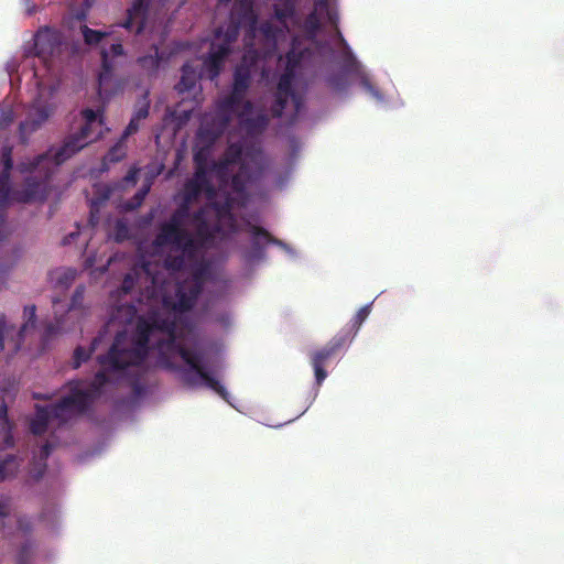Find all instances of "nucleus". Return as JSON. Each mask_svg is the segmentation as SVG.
<instances>
[{"instance_id": "nucleus-1", "label": "nucleus", "mask_w": 564, "mask_h": 564, "mask_svg": "<svg viewBox=\"0 0 564 564\" xmlns=\"http://www.w3.org/2000/svg\"><path fill=\"white\" fill-rule=\"evenodd\" d=\"M151 341L160 351V361L165 368L175 369L165 357V352L177 354L188 366V369L182 370L185 384L192 388L205 386L227 400V390L205 367L203 352L186 348L180 343L176 336V318L159 311L139 316L131 336L126 330L116 334L108 352L98 356L101 370L96 373L95 383L101 387L108 382V373L120 372L130 366H140L149 354Z\"/></svg>"}, {"instance_id": "nucleus-2", "label": "nucleus", "mask_w": 564, "mask_h": 564, "mask_svg": "<svg viewBox=\"0 0 564 564\" xmlns=\"http://www.w3.org/2000/svg\"><path fill=\"white\" fill-rule=\"evenodd\" d=\"M248 34L249 40H246L247 52L242 57V62L235 68L231 93L217 104L216 112L213 117V129L210 130L212 139H216L224 133L234 118L236 108H239L246 101V94L251 84L250 66L246 63L250 58L251 64H253L258 57V52L253 48L252 44L254 29L251 28ZM205 130L209 132V130Z\"/></svg>"}, {"instance_id": "nucleus-3", "label": "nucleus", "mask_w": 564, "mask_h": 564, "mask_svg": "<svg viewBox=\"0 0 564 564\" xmlns=\"http://www.w3.org/2000/svg\"><path fill=\"white\" fill-rule=\"evenodd\" d=\"M79 386V382H69L68 393L54 404L46 406L36 404L35 415L30 422L31 433L41 436L50 426L59 427L74 414L85 412L93 401V393Z\"/></svg>"}, {"instance_id": "nucleus-4", "label": "nucleus", "mask_w": 564, "mask_h": 564, "mask_svg": "<svg viewBox=\"0 0 564 564\" xmlns=\"http://www.w3.org/2000/svg\"><path fill=\"white\" fill-rule=\"evenodd\" d=\"M208 273L209 265L205 262L194 267L189 278L175 284L173 294L166 292L162 294L163 308L174 313L191 311L203 291Z\"/></svg>"}, {"instance_id": "nucleus-5", "label": "nucleus", "mask_w": 564, "mask_h": 564, "mask_svg": "<svg viewBox=\"0 0 564 564\" xmlns=\"http://www.w3.org/2000/svg\"><path fill=\"white\" fill-rule=\"evenodd\" d=\"M370 313V305H365L358 310L356 315L351 319V326L349 329H341L336 334L322 349L315 351L312 355V366L314 368L316 383L318 386L327 377V372L324 369V364L336 356L344 347H346L357 334L361 324L366 321Z\"/></svg>"}, {"instance_id": "nucleus-6", "label": "nucleus", "mask_w": 564, "mask_h": 564, "mask_svg": "<svg viewBox=\"0 0 564 564\" xmlns=\"http://www.w3.org/2000/svg\"><path fill=\"white\" fill-rule=\"evenodd\" d=\"M153 245L156 248L173 246L176 250L187 253L189 259L195 257L198 251V242L193 235L174 220H167L160 225Z\"/></svg>"}, {"instance_id": "nucleus-7", "label": "nucleus", "mask_w": 564, "mask_h": 564, "mask_svg": "<svg viewBox=\"0 0 564 564\" xmlns=\"http://www.w3.org/2000/svg\"><path fill=\"white\" fill-rule=\"evenodd\" d=\"M101 132L99 131L96 137L87 135V128H80L79 131L70 133L67 135L62 145L56 150L50 149L48 152L39 155L35 159V162L32 164L33 167H36L42 163V161L52 158L53 162L56 165L63 164L65 161L74 156L77 152L84 149L86 145L97 140L100 137Z\"/></svg>"}, {"instance_id": "nucleus-8", "label": "nucleus", "mask_w": 564, "mask_h": 564, "mask_svg": "<svg viewBox=\"0 0 564 564\" xmlns=\"http://www.w3.org/2000/svg\"><path fill=\"white\" fill-rule=\"evenodd\" d=\"M33 54L40 57L44 63L59 56L63 46V33L51 26H42L34 34Z\"/></svg>"}, {"instance_id": "nucleus-9", "label": "nucleus", "mask_w": 564, "mask_h": 564, "mask_svg": "<svg viewBox=\"0 0 564 564\" xmlns=\"http://www.w3.org/2000/svg\"><path fill=\"white\" fill-rule=\"evenodd\" d=\"M295 76V73L285 69L284 73L280 76L275 100L270 109L272 117L280 118L283 115L289 99L292 100L295 111H300L301 97L293 91V82Z\"/></svg>"}, {"instance_id": "nucleus-10", "label": "nucleus", "mask_w": 564, "mask_h": 564, "mask_svg": "<svg viewBox=\"0 0 564 564\" xmlns=\"http://www.w3.org/2000/svg\"><path fill=\"white\" fill-rule=\"evenodd\" d=\"M53 113L47 102L35 101L29 109L26 118L19 124V134L22 143H26L29 135L36 131Z\"/></svg>"}, {"instance_id": "nucleus-11", "label": "nucleus", "mask_w": 564, "mask_h": 564, "mask_svg": "<svg viewBox=\"0 0 564 564\" xmlns=\"http://www.w3.org/2000/svg\"><path fill=\"white\" fill-rule=\"evenodd\" d=\"M152 2L153 0H133L127 9V18L121 26L134 34L142 33L150 15Z\"/></svg>"}, {"instance_id": "nucleus-12", "label": "nucleus", "mask_w": 564, "mask_h": 564, "mask_svg": "<svg viewBox=\"0 0 564 564\" xmlns=\"http://www.w3.org/2000/svg\"><path fill=\"white\" fill-rule=\"evenodd\" d=\"M26 333H21L11 323H9L4 314L0 315V350H7L8 357L14 356L24 343Z\"/></svg>"}, {"instance_id": "nucleus-13", "label": "nucleus", "mask_w": 564, "mask_h": 564, "mask_svg": "<svg viewBox=\"0 0 564 564\" xmlns=\"http://www.w3.org/2000/svg\"><path fill=\"white\" fill-rule=\"evenodd\" d=\"M252 235L251 248L248 252V260L259 261L265 258V247L268 245L284 246V243L274 238L267 229L252 225L249 229Z\"/></svg>"}, {"instance_id": "nucleus-14", "label": "nucleus", "mask_w": 564, "mask_h": 564, "mask_svg": "<svg viewBox=\"0 0 564 564\" xmlns=\"http://www.w3.org/2000/svg\"><path fill=\"white\" fill-rule=\"evenodd\" d=\"M241 109L236 108L234 116L240 119L241 126L249 134H261L269 124V117L267 113H258L256 117H248L253 109V104L250 100L243 101L240 106Z\"/></svg>"}, {"instance_id": "nucleus-15", "label": "nucleus", "mask_w": 564, "mask_h": 564, "mask_svg": "<svg viewBox=\"0 0 564 564\" xmlns=\"http://www.w3.org/2000/svg\"><path fill=\"white\" fill-rule=\"evenodd\" d=\"M257 178V175L252 172L251 167L247 162H242L239 170L231 177L230 187L231 191L239 198V204L246 206L249 200L248 185Z\"/></svg>"}, {"instance_id": "nucleus-16", "label": "nucleus", "mask_w": 564, "mask_h": 564, "mask_svg": "<svg viewBox=\"0 0 564 564\" xmlns=\"http://www.w3.org/2000/svg\"><path fill=\"white\" fill-rule=\"evenodd\" d=\"M229 53L226 46H219L218 42H212L209 53L203 62V72L209 79L214 80L219 76Z\"/></svg>"}, {"instance_id": "nucleus-17", "label": "nucleus", "mask_w": 564, "mask_h": 564, "mask_svg": "<svg viewBox=\"0 0 564 564\" xmlns=\"http://www.w3.org/2000/svg\"><path fill=\"white\" fill-rule=\"evenodd\" d=\"M101 72L98 76L99 84V94L101 95V88L106 85L112 76L113 72V63L111 57H118L124 55L123 46L121 43H113L110 45L109 50H101Z\"/></svg>"}, {"instance_id": "nucleus-18", "label": "nucleus", "mask_w": 564, "mask_h": 564, "mask_svg": "<svg viewBox=\"0 0 564 564\" xmlns=\"http://www.w3.org/2000/svg\"><path fill=\"white\" fill-rule=\"evenodd\" d=\"M57 443L52 437L47 440L40 448L39 454L34 456L33 467L31 468V476L39 480L43 477L46 470V459L51 455L52 451L56 447Z\"/></svg>"}, {"instance_id": "nucleus-19", "label": "nucleus", "mask_w": 564, "mask_h": 564, "mask_svg": "<svg viewBox=\"0 0 564 564\" xmlns=\"http://www.w3.org/2000/svg\"><path fill=\"white\" fill-rule=\"evenodd\" d=\"M12 429L13 423L9 420L8 416V405L2 400L0 403V436H2V442L0 444L1 451L13 447L14 440L12 435Z\"/></svg>"}, {"instance_id": "nucleus-20", "label": "nucleus", "mask_w": 564, "mask_h": 564, "mask_svg": "<svg viewBox=\"0 0 564 564\" xmlns=\"http://www.w3.org/2000/svg\"><path fill=\"white\" fill-rule=\"evenodd\" d=\"M40 187L41 183L35 177H26L23 187L13 191L11 199L19 203H31L37 198Z\"/></svg>"}, {"instance_id": "nucleus-21", "label": "nucleus", "mask_w": 564, "mask_h": 564, "mask_svg": "<svg viewBox=\"0 0 564 564\" xmlns=\"http://www.w3.org/2000/svg\"><path fill=\"white\" fill-rule=\"evenodd\" d=\"M161 59L162 57L160 55L159 47L153 45L149 54L137 58V65L145 76L151 78L156 76Z\"/></svg>"}, {"instance_id": "nucleus-22", "label": "nucleus", "mask_w": 564, "mask_h": 564, "mask_svg": "<svg viewBox=\"0 0 564 564\" xmlns=\"http://www.w3.org/2000/svg\"><path fill=\"white\" fill-rule=\"evenodd\" d=\"M200 75L197 74L196 68L191 63H185L182 67V75L180 82L175 85V89L180 94L191 91L198 80Z\"/></svg>"}, {"instance_id": "nucleus-23", "label": "nucleus", "mask_w": 564, "mask_h": 564, "mask_svg": "<svg viewBox=\"0 0 564 564\" xmlns=\"http://www.w3.org/2000/svg\"><path fill=\"white\" fill-rule=\"evenodd\" d=\"M239 35V25L237 23H229L224 31L223 28H218L215 31V41L218 42L219 46H226L229 52L231 51V44L237 41Z\"/></svg>"}, {"instance_id": "nucleus-24", "label": "nucleus", "mask_w": 564, "mask_h": 564, "mask_svg": "<svg viewBox=\"0 0 564 564\" xmlns=\"http://www.w3.org/2000/svg\"><path fill=\"white\" fill-rule=\"evenodd\" d=\"M212 207L217 213L218 218H230L232 219V209L235 206H241L239 204V198L234 197L231 194H226L224 200H216L210 204Z\"/></svg>"}, {"instance_id": "nucleus-25", "label": "nucleus", "mask_w": 564, "mask_h": 564, "mask_svg": "<svg viewBox=\"0 0 564 564\" xmlns=\"http://www.w3.org/2000/svg\"><path fill=\"white\" fill-rule=\"evenodd\" d=\"M210 171V167L195 166L194 175L192 178H189L191 182H195V184H198L200 187H203L209 197L215 194V189L208 177V173Z\"/></svg>"}, {"instance_id": "nucleus-26", "label": "nucleus", "mask_w": 564, "mask_h": 564, "mask_svg": "<svg viewBox=\"0 0 564 564\" xmlns=\"http://www.w3.org/2000/svg\"><path fill=\"white\" fill-rule=\"evenodd\" d=\"M306 53V50H299L295 45V42L292 43V47L285 55L286 64H285V70L295 73L300 68L302 61L304 58V55Z\"/></svg>"}, {"instance_id": "nucleus-27", "label": "nucleus", "mask_w": 564, "mask_h": 564, "mask_svg": "<svg viewBox=\"0 0 564 564\" xmlns=\"http://www.w3.org/2000/svg\"><path fill=\"white\" fill-rule=\"evenodd\" d=\"M18 468L19 463L17 457L14 455H7V457L0 462V481L12 477Z\"/></svg>"}, {"instance_id": "nucleus-28", "label": "nucleus", "mask_w": 564, "mask_h": 564, "mask_svg": "<svg viewBox=\"0 0 564 564\" xmlns=\"http://www.w3.org/2000/svg\"><path fill=\"white\" fill-rule=\"evenodd\" d=\"M189 258L187 253L182 251L181 254H169L164 258V268L171 272H181L185 268V259Z\"/></svg>"}, {"instance_id": "nucleus-29", "label": "nucleus", "mask_w": 564, "mask_h": 564, "mask_svg": "<svg viewBox=\"0 0 564 564\" xmlns=\"http://www.w3.org/2000/svg\"><path fill=\"white\" fill-rule=\"evenodd\" d=\"M65 328H66V326H65L64 315L58 316V317L56 316L54 323L50 322L45 325L44 333H43V339L45 341H47L55 335L65 330Z\"/></svg>"}, {"instance_id": "nucleus-30", "label": "nucleus", "mask_w": 564, "mask_h": 564, "mask_svg": "<svg viewBox=\"0 0 564 564\" xmlns=\"http://www.w3.org/2000/svg\"><path fill=\"white\" fill-rule=\"evenodd\" d=\"M149 110H150V99H149V90H147L141 96V98L137 101L132 117L135 118V120L141 121L149 116Z\"/></svg>"}, {"instance_id": "nucleus-31", "label": "nucleus", "mask_w": 564, "mask_h": 564, "mask_svg": "<svg viewBox=\"0 0 564 564\" xmlns=\"http://www.w3.org/2000/svg\"><path fill=\"white\" fill-rule=\"evenodd\" d=\"M23 318L24 322L21 325V333L33 330L36 325V306L34 304L24 306Z\"/></svg>"}, {"instance_id": "nucleus-32", "label": "nucleus", "mask_w": 564, "mask_h": 564, "mask_svg": "<svg viewBox=\"0 0 564 564\" xmlns=\"http://www.w3.org/2000/svg\"><path fill=\"white\" fill-rule=\"evenodd\" d=\"M82 116L85 120V124L82 128H87V135L94 137L93 135V126L96 124L97 122L99 124H101V119H99L100 110H94L90 108H86V109L82 110Z\"/></svg>"}, {"instance_id": "nucleus-33", "label": "nucleus", "mask_w": 564, "mask_h": 564, "mask_svg": "<svg viewBox=\"0 0 564 564\" xmlns=\"http://www.w3.org/2000/svg\"><path fill=\"white\" fill-rule=\"evenodd\" d=\"M242 145L239 142L230 143L226 150L223 156L227 159V162L234 164H241L242 161Z\"/></svg>"}, {"instance_id": "nucleus-34", "label": "nucleus", "mask_w": 564, "mask_h": 564, "mask_svg": "<svg viewBox=\"0 0 564 564\" xmlns=\"http://www.w3.org/2000/svg\"><path fill=\"white\" fill-rule=\"evenodd\" d=\"M99 338H94L91 347L86 349L82 346L76 347L74 350V368H78L83 362L89 359L90 355L95 351Z\"/></svg>"}, {"instance_id": "nucleus-35", "label": "nucleus", "mask_w": 564, "mask_h": 564, "mask_svg": "<svg viewBox=\"0 0 564 564\" xmlns=\"http://www.w3.org/2000/svg\"><path fill=\"white\" fill-rule=\"evenodd\" d=\"M84 41L87 45H97L108 35L106 32L93 30L87 25L80 28Z\"/></svg>"}, {"instance_id": "nucleus-36", "label": "nucleus", "mask_w": 564, "mask_h": 564, "mask_svg": "<svg viewBox=\"0 0 564 564\" xmlns=\"http://www.w3.org/2000/svg\"><path fill=\"white\" fill-rule=\"evenodd\" d=\"M203 191L205 189L200 187L198 184H195V182H191L189 180H187L184 184L183 200L188 204H192L199 197Z\"/></svg>"}, {"instance_id": "nucleus-37", "label": "nucleus", "mask_w": 564, "mask_h": 564, "mask_svg": "<svg viewBox=\"0 0 564 564\" xmlns=\"http://www.w3.org/2000/svg\"><path fill=\"white\" fill-rule=\"evenodd\" d=\"M148 193H149V187H143V188L139 189L133 195V197H131L130 199L124 202V204H123L124 210L133 212V210L138 209L142 205V203L144 202L145 196L148 195Z\"/></svg>"}, {"instance_id": "nucleus-38", "label": "nucleus", "mask_w": 564, "mask_h": 564, "mask_svg": "<svg viewBox=\"0 0 564 564\" xmlns=\"http://www.w3.org/2000/svg\"><path fill=\"white\" fill-rule=\"evenodd\" d=\"M220 231V226L216 225L214 227L210 226L209 221L202 223L196 226L197 236L203 240L208 241L215 238V235Z\"/></svg>"}, {"instance_id": "nucleus-39", "label": "nucleus", "mask_w": 564, "mask_h": 564, "mask_svg": "<svg viewBox=\"0 0 564 564\" xmlns=\"http://www.w3.org/2000/svg\"><path fill=\"white\" fill-rule=\"evenodd\" d=\"M210 148L209 147H200L197 150L194 151L193 154V161L195 166H204V167H210L209 166V159H210Z\"/></svg>"}, {"instance_id": "nucleus-40", "label": "nucleus", "mask_w": 564, "mask_h": 564, "mask_svg": "<svg viewBox=\"0 0 564 564\" xmlns=\"http://www.w3.org/2000/svg\"><path fill=\"white\" fill-rule=\"evenodd\" d=\"M10 171H2L0 173V197L1 203H6L10 198Z\"/></svg>"}, {"instance_id": "nucleus-41", "label": "nucleus", "mask_w": 564, "mask_h": 564, "mask_svg": "<svg viewBox=\"0 0 564 564\" xmlns=\"http://www.w3.org/2000/svg\"><path fill=\"white\" fill-rule=\"evenodd\" d=\"M189 205L184 202L173 212L169 220H174L176 224L184 226V220L189 216Z\"/></svg>"}, {"instance_id": "nucleus-42", "label": "nucleus", "mask_w": 564, "mask_h": 564, "mask_svg": "<svg viewBox=\"0 0 564 564\" xmlns=\"http://www.w3.org/2000/svg\"><path fill=\"white\" fill-rule=\"evenodd\" d=\"M33 554V544L29 541L25 542L19 550L17 562L18 564H29Z\"/></svg>"}, {"instance_id": "nucleus-43", "label": "nucleus", "mask_w": 564, "mask_h": 564, "mask_svg": "<svg viewBox=\"0 0 564 564\" xmlns=\"http://www.w3.org/2000/svg\"><path fill=\"white\" fill-rule=\"evenodd\" d=\"M1 158L4 165L3 171H11L13 166L12 148L8 145L3 147L1 149Z\"/></svg>"}, {"instance_id": "nucleus-44", "label": "nucleus", "mask_w": 564, "mask_h": 564, "mask_svg": "<svg viewBox=\"0 0 564 564\" xmlns=\"http://www.w3.org/2000/svg\"><path fill=\"white\" fill-rule=\"evenodd\" d=\"M330 87L336 90H343L347 87V79L344 75H334L327 79Z\"/></svg>"}, {"instance_id": "nucleus-45", "label": "nucleus", "mask_w": 564, "mask_h": 564, "mask_svg": "<svg viewBox=\"0 0 564 564\" xmlns=\"http://www.w3.org/2000/svg\"><path fill=\"white\" fill-rule=\"evenodd\" d=\"M134 285H135V276H134V274L127 273L123 276L122 284H121L120 289H121V291L124 294H128V293H130L134 289Z\"/></svg>"}, {"instance_id": "nucleus-46", "label": "nucleus", "mask_w": 564, "mask_h": 564, "mask_svg": "<svg viewBox=\"0 0 564 564\" xmlns=\"http://www.w3.org/2000/svg\"><path fill=\"white\" fill-rule=\"evenodd\" d=\"M306 25L313 32L319 30V28H321V20H319V17H318L316 10H314L313 12H311L307 15V18H306Z\"/></svg>"}, {"instance_id": "nucleus-47", "label": "nucleus", "mask_w": 564, "mask_h": 564, "mask_svg": "<svg viewBox=\"0 0 564 564\" xmlns=\"http://www.w3.org/2000/svg\"><path fill=\"white\" fill-rule=\"evenodd\" d=\"M75 275H76V271L68 269V270H66V271L61 273V275L58 276L57 282H58V284L64 285V286L67 288L74 281Z\"/></svg>"}, {"instance_id": "nucleus-48", "label": "nucleus", "mask_w": 564, "mask_h": 564, "mask_svg": "<svg viewBox=\"0 0 564 564\" xmlns=\"http://www.w3.org/2000/svg\"><path fill=\"white\" fill-rule=\"evenodd\" d=\"M83 299H84V286H78L72 296V302L68 307V311L69 312L74 311L79 305V303L83 301Z\"/></svg>"}, {"instance_id": "nucleus-49", "label": "nucleus", "mask_w": 564, "mask_h": 564, "mask_svg": "<svg viewBox=\"0 0 564 564\" xmlns=\"http://www.w3.org/2000/svg\"><path fill=\"white\" fill-rule=\"evenodd\" d=\"M139 128H140V120H135V118L132 117L130 119V122L128 123V126L126 127V129L123 131L122 138L126 139V138L137 133Z\"/></svg>"}, {"instance_id": "nucleus-50", "label": "nucleus", "mask_w": 564, "mask_h": 564, "mask_svg": "<svg viewBox=\"0 0 564 564\" xmlns=\"http://www.w3.org/2000/svg\"><path fill=\"white\" fill-rule=\"evenodd\" d=\"M123 156H124V152L122 151V148L119 144L112 147L107 154V158L110 162H118Z\"/></svg>"}, {"instance_id": "nucleus-51", "label": "nucleus", "mask_w": 564, "mask_h": 564, "mask_svg": "<svg viewBox=\"0 0 564 564\" xmlns=\"http://www.w3.org/2000/svg\"><path fill=\"white\" fill-rule=\"evenodd\" d=\"M230 165L232 164L227 162V159L223 156L218 162H214L210 169L212 171H216L219 175H221L224 172L228 170Z\"/></svg>"}, {"instance_id": "nucleus-52", "label": "nucleus", "mask_w": 564, "mask_h": 564, "mask_svg": "<svg viewBox=\"0 0 564 564\" xmlns=\"http://www.w3.org/2000/svg\"><path fill=\"white\" fill-rule=\"evenodd\" d=\"M193 221L194 224L197 226L202 223H207L208 219H207V212H206V207H200L199 209H197L196 212H194L193 214Z\"/></svg>"}, {"instance_id": "nucleus-53", "label": "nucleus", "mask_w": 564, "mask_h": 564, "mask_svg": "<svg viewBox=\"0 0 564 564\" xmlns=\"http://www.w3.org/2000/svg\"><path fill=\"white\" fill-rule=\"evenodd\" d=\"M18 529L22 531L23 533L28 534L32 531V523L26 518H20L18 520Z\"/></svg>"}, {"instance_id": "nucleus-54", "label": "nucleus", "mask_w": 564, "mask_h": 564, "mask_svg": "<svg viewBox=\"0 0 564 564\" xmlns=\"http://www.w3.org/2000/svg\"><path fill=\"white\" fill-rule=\"evenodd\" d=\"M138 178V170L131 169L128 171L127 175L123 177V181L128 184L134 185Z\"/></svg>"}, {"instance_id": "nucleus-55", "label": "nucleus", "mask_w": 564, "mask_h": 564, "mask_svg": "<svg viewBox=\"0 0 564 564\" xmlns=\"http://www.w3.org/2000/svg\"><path fill=\"white\" fill-rule=\"evenodd\" d=\"M13 121V112L11 109L2 112V126H9Z\"/></svg>"}, {"instance_id": "nucleus-56", "label": "nucleus", "mask_w": 564, "mask_h": 564, "mask_svg": "<svg viewBox=\"0 0 564 564\" xmlns=\"http://www.w3.org/2000/svg\"><path fill=\"white\" fill-rule=\"evenodd\" d=\"M314 10L328 11L329 10V1L328 0H317L315 2Z\"/></svg>"}, {"instance_id": "nucleus-57", "label": "nucleus", "mask_w": 564, "mask_h": 564, "mask_svg": "<svg viewBox=\"0 0 564 564\" xmlns=\"http://www.w3.org/2000/svg\"><path fill=\"white\" fill-rule=\"evenodd\" d=\"M326 14H327L328 22L332 25L337 28V23H338V15H337V13L329 9L328 11H326Z\"/></svg>"}, {"instance_id": "nucleus-58", "label": "nucleus", "mask_w": 564, "mask_h": 564, "mask_svg": "<svg viewBox=\"0 0 564 564\" xmlns=\"http://www.w3.org/2000/svg\"><path fill=\"white\" fill-rule=\"evenodd\" d=\"M361 84L362 86L369 90L370 93H372L373 95L378 96L379 93L378 90H376V88L371 85V83L369 82V79L367 77H362L361 78Z\"/></svg>"}, {"instance_id": "nucleus-59", "label": "nucleus", "mask_w": 564, "mask_h": 564, "mask_svg": "<svg viewBox=\"0 0 564 564\" xmlns=\"http://www.w3.org/2000/svg\"><path fill=\"white\" fill-rule=\"evenodd\" d=\"M26 8L28 15H32L35 12V6L31 4V0H21Z\"/></svg>"}, {"instance_id": "nucleus-60", "label": "nucleus", "mask_w": 564, "mask_h": 564, "mask_svg": "<svg viewBox=\"0 0 564 564\" xmlns=\"http://www.w3.org/2000/svg\"><path fill=\"white\" fill-rule=\"evenodd\" d=\"M9 514L8 503L0 501V517L4 518Z\"/></svg>"}, {"instance_id": "nucleus-61", "label": "nucleus", "mask_w": 564, "mask_h": 564, "mask_svg": "<svg viewBox=\"0 0 564 564\" xmlns=\"http://www.w3.org/2000/svg\"><path fill=\"white\" fill-rule=\"evenodd\" d=\"M78 235H79L78 232H72V234L67 235V236H66V237H64V239H63V245H67V243H69L72 240H74L75 238H77V237H78Z\"/></svg>"}, {"instance_id": "nucleus-62", "label": "nucleus", "mask_w": 564, "mask_h": 564, "mask_svg": "<svg viewBox=\"0 0 564 564\" xmlns=\"http://www.w3.org/2000/svg\"><path fill=\"white\" fill-rule=\"evenodd\" d=\"M132 387H133V390L135 393L141 392L142 387L140 386V383L138 381L133 382Z\"/></svg>"}, {"instance_id": "nucleus-63", "label": "nucleus", "mask_w": 564, "mask_h": 564, "mask_svg": "<svg viewBox=\"0 0 564 564\" xmlns=\"http://www.w3.org/2000/svg\"><path fill=\"white\" fill-rule=\"evenodd\" d=\"M34 398H35V399H46V397H45V395H41V394H34Z\"/></svg>"}, {"instance_id": "nucleus-64", "label": "nucleus", "mask_w": 564, "mask_h": 564, "mask_svg": "<svg viewBox=\"0 0 564 564\" xmlns=\"http://www.w3.org/2000/svg\"><path fill=\"white\" fill-rule=\"evenodd\" d=\"M337 33H338V36H339L340 41H341V42H345V40H344V37H343L341 33H340L339 31H337Z\"/></svg>"}]
</instances>
